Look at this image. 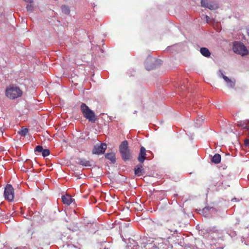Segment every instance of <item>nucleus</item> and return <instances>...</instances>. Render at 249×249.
<instances>
[{"label": "nucleus", "instance_id": "f257e3e1", "mask_svg": "<svg viewBox=\"0 0 249 249\" xmlns=\"http://www.w3.org/2000/svg\"><path fill=\"white\" fill-rule=\"evenodd\" d=\"M22 95V90L16 85H10L5 90V95L10 99H15L20 97Z\"/></svg>", "mask_w": 249, "mask_h": 249}, {"label": "nucleus", "instance_id": "f03ea898", "mask_svg": "<svg viewBox=\"0 0 249 249\" xmlns=\"http://www.w3.org/2000/svg\"><path fill=\"white\" fill-rule=\"evenodd\" d=\"M81 111L83 116L89 122L95 123L97 118L95 113L90 109L89 107L85 103H82L80 106Z\"/></svg>", "mask_w": 249, "mask_h": 249}, {"label": "nucleus", "instance_id": "7ed1b4c3", "mask_svg": "<svg viewBox=\"0 0 249 249\" xmlns=\"http://www.w3.org/2000/svg\"><path fill=\"white\" fill-rule=\"evenodd\" d=\"M233 51L237 54L245 56L248 54V50L245 45L240 41H234L233 43Z\"/></svg>", "mask_w": 249, "mask_h": 249}, {"label": "nucleus", "instance_id": "20e7f679", "mask_svg": "<svg viewBox=\"0 0 249 249\" xmlns=\"http://www.w3.org/2000/svg\"><path fill=\"white\" fill-rule=\"evenodd\" d=\"M119 151L123 160L126 161L130 158V150L128 147V142L126 141L122 142L119 146Z\"/></svg>", "mask_w": 249, "mask_h": 249}, {"label": "nucleus", "instance_id": "39448f33", "mask_svg": "<svg viewBox=\"0 0 249 249\" xmlns=\"http://www.w3.org/2000/svg\"><path fill=\"white\" fill-rule=\"evenodd\" d=\"M4 196L6 200L13 201L14 198V189L11 184H7L4 188Z\"/></svg>", "mask_w": 249, "mask_h": 249}, {"label": "nucleus", "instance_id": "423d86ee", "mask_svg": "<svg viewBox=\"0 0 249 249\" xmlns=\"http://www.w3.org/2000/svg\"><path fill=\"white\" fill-rule=\"evenodd\" d=\"M107 148V145L105 143L96 144L92 150L93 154L100 155L104 154Z\"/></svg>", "mask_w": 249, "mask_h": 249}, {"label": "nucleus", "instance_id": "0eeeda50", "mask_svg": "<svg viewBox=\"0 0 249 249\" xmlns=\"http://www.w3.org/2000/svg\"><path fill=\"white\" fill-rule=\"evenodd\" d=\"M148 153L152 155V153L150 151H146L145 148L144 147L142 146L141 147L140 153L138 157V160L141 163H142L145 160H149V159L150 158V157L149 156L146 157V155H148Z\"/></svg>", "mask_w": 249, "mask_h": 249}, {"label": "nucleus", "instance_id": "6e6552de", "mask_svg": "<svg viewBox=\"0 0 249 249\" xmlns=\"http://www.w3.org/2000/svg\"><path fill=\"white\" fill-rule=\"evenodd\" d=\"M201 5L210 10H215L218 7L216 3L213 1H209L208 0H201Z\"/></svg>", "mask_w": 249, "mask_h": 249}, {"label": "nucleus", "instance_id": "1a4fd4ad", "mask_svg": "<svg viewBox=\"0 0 249 249\" xmlns=\"http://www.w3.org/2000/svg\"><path fill=\"white\" fill-rule=\"evenodd\" d=\"M166 232H169L172 235H173L175 233H178V231L176 229V226L175 224L172 222H169L167 223L166 226Z\"/></svg>", "mask_w": 249, "mask_h": 249}, {"label": "nucleus", "instance_id": "9d476101", "mask_svg": "<svg viewBox=\"0 0 249 249\" xmlns=\"http://www.w3.org/2000/svg\"><path fill=\"white\" fill-rule=\"evenodd\" d=\"M199 233L200 235H202L205 237H209L210 235L213 233V230L209 228H203L201 229L199 231Z\"/></svg>", "mask_w": 249, "mask_h": 249}, {"label": "nucleus", "instance_id": "9b49d317", "mask_svg": "<svg viewBox=\"0 0 249 249\" xmlns=\"http://www.w3.org/2000/svg\"><path fill=\"white\" fill-rule=\"evenodd\" d=\"M62 199L63 203L68 205H70L74 200L71 196L68 194L63 196Z\"/></svg>", "mask_w": 249, "mask_h": 249}, {"label": "nucleus", "instance_id": "f8f14e48", "mask_svg": "<svg viewBox=\"0 0 249 249\" xmlns=\"http://www.w3.org/2000/svg\"><path fill=\"white\" fill-rule=\"evenodd\" d=\"M144 173V169L142 164L137 165L134 168V174L137 176H141Z\"/></svg>", "mask_w": 249, "mask_h": 249}, {"label": "nucleus", "instance_id": "ddd939ff", "mask_svg": "<svg viewBox=\"0 0 249 249\" xmlns=\"http://www.w3.org/2000/svg\"><path fill=\"white\" fill-rule=\"evenodd\" d=\"M221 75L224 80L226 82L227 86L230 88H233L235 86V80H232L229 79L227 76H225L223 73L221 72Z\"/></svg>", "mask_w": 249, "mask_h": 249}, {"label": "nucleus", "instance_id": "4468645a", "mask_svg": "<svg viewBox=\"0 0 249 249\" xmlns=\"http://www.w3.org/2000/svg\"><path fill=\"white\" fill-rule=\"evenodd\" d=\"M77 162L80 165L85 167H91L92 165L90 161L82 158L77 159Z\"/></svg>", "mask_w": 249, "mask_h": 249}, {"label": "nucleus", "instance_id": "2eb2a0df", "mask_svg": "<svg viewBox=\"0 0 249 249\" xmlns=\"http://www.w3.org/2000/svg\"><path fill=\"white\" fill-rule=\"evenodd\" d=\"M200 52L202 55L206 57H210L211 54L209 49L205 47L201 48Z\"/></svg>", "mask_w": 249, "mask_h": 249}, {"label": "nucleus", "instance_id": "dca6fc26", "mask_svg": "<svg viewBox=\"0 0 249 249\" xmlns=\"http://www.w3.org/2000/svg\"><path fill=\"white\" fill-rule=\"evenodd\" d=\"M105 157L110 160L112 163H114L116 162L115 154L114 153H107L105 155Z\"/></svg>", "mask_w": 249, "mask_h": 249}, {"label": "nucleus", "instance_id": "f3484780", "mask_svg": "<svg viewBox=\"0 0 249 249\" xmlns=\"http://www.w3.org/2000/svg\"><path fill=\"white\" fill-rule=\"evenodd\" d=\"M212 162L218 164L221 161V156L219 154H215L212 158Z\"/></svg>", "mask_w": 249, "mask_h": 249}, {"label": "nucleus", "instance_id": "a211bd4d", "mask_svg": "<svg viewBox=\"0 0 249 249\" xmlns=\"http://www.w3.org/2000/svg\"><path fill=\"white\" fill-rule=\"evenodd\" d=\"M61 10L63 13L69 15L70 13V9L69 6L63 5L61 6Z\"/></svg>", "mask_w": 249, "mask_h": 249}, {"label": "nucleus", "instance_id": "6ab92c4d", "mask_svg": "<svg viewBox=\"0 0 249 249\" xmlns=\"http://www.w3.org/2000/svg\"><path fill=\"white\" fill-rule=\"evenodd\" d=\"M204 121V118L202 116L196 119V127H199L201 125Z\"/></svg>", "mask_w": 249, "mask_h": 249}, {"label": "nucleus", "instance_id": "aec40b11", "mask_svg": "<svg viewBox=\"0 0 249 249\" xmlns=\"http://www.w3.org/2000/svg\"><path fill=\"white\" fill-rule=\"evenodd\" d=\"M28 133V129L27 128H22L18 132V133L22 136H25Z\"/></svg>", "mask_w": 249, "mask_h": 249}, {"label": "nucleus", "instance_id": "412c9836", "mask_svg": "<svg viewBox=\"0 0 249 249\" xmlns=\"http://www.w3.org/2000/svg\"><path fill=\"white\" fill-rule=\"evenodd\" d=\"M26 9L28 12H32L34 10V6L32 4V3H29V4H28L26 6Z\"/></svg>", "mask_w": 249, "mask_h": 249}, {"label": "nucleus", "instance_id": "4be33fe9", "mask_svg": "<svg viewBox=\"0 0 249 249\" xmlns=\"http://www.w3.org/2000/svg\"><path fill=\"white\" fill-rule=\"evenodd\" d=\"M50 154V150L48 149H43L42 152V155L43 157H46L49 156Z\"/></svg>", "mask_w": 249, "mask_h": 249}, {"label": "nucleus", "instance_id": "5701e85b", "mask_svg": "<svg viewBox=\"0 0 249 249\" xmlns=\"http://www.w3.org/2000/svg\"><path fill=\"white\" fill-rule=\"evenodd\" d=\"M43 149H44L43 148L42 146L37 145L36 146V147L35 149V152L42 153Z\"/></svg>", "mask_w": 249, "mask_h": 249}, {"label": "nucleus", "instance_id": "b1692460", "mask_svg": "<svg viewBox=\"0 0 249 249\" xmlns=\"http://www.w3.org/2000/svg\"><path fill=\"white\" fill-rule=\"evenodd\" d=\"M196 246L197 247V246H200V249H204L203 248V243L201 240H196L195 242Z\"/></svg>", "mask_w": 249, "mask_h": 249}, {"label": "nucleus", "instance_id": "393cba45", "mask_svg": "<svg viewBox=\"0 0 249 249\" xmlns=\"http://www.w3.org/2000/svg\"><path fill=\"white\" fill-rule=\"evenodd\" d=\"M145 67L146 70H147L148 71H150L151 70H152V69H154L155 66L154 65H153L152 66L148 67L147 66V63H145Z\"/></svg>", "mask_w": 249, "mask_h": 249}, {"label": "nucleus", "instance_id": "a878e982", "mask_svg": "<svg viewBox=\"0 0 249 249\" xmlns=\"http://www.w3.org/2000/svg\"><path fill=\"white\" fill-rule=\"evenodd\" d=\"M205 18L207 23H211V19L208 16L206 15L205 17Z\"/></svg>", "mask_w": 249, "mask_h": 249}, {"label": "nucleus", "instance_id": "bb28decb", "mask_svg": "<svg viewBox=\"0 0 249 249\" xmlns=\"http://www.w3.org/2000/svg\"><path fill=\"white\" fill-rule=\"evenodd\" d=\"M244 144H245V146L249 148V139L245 140Z\"/></svg>", "mask_w": 249, "mask_h": 249}, {"label": "nucleus", "instance_id": "cd10ccee", "mask_svg": "<svg viewBox=\"0 0 249 249\" xmlns=\"http://www.w3.org/2000/svg\"><path fill=\"white\" fill-rule=\"evenodd\" d=\"M147 156H149V157H150V158H149V159H152V158L153 157V154H152V155H151V154H149V153H148V155H146V157H147Z\"/></svg>", "mask_w": 249, "mask_h": 249}, {"label": "nucleus", "instance_id": "c85d7f7f", "mask_svg": "<svg viewBox=\"0 0 249 249\" xmlns=\"http://www.w3.org/2000/svg\"><path fill=\"white\" fill-rule=\"evenodd\" d=\"M247 32H248V35H249V29H248V30Z\"/></svg>", "mask_w": 249, "mask_h": 249}, {"label": "nucleus", "instance_id": "c756f323", "mask_svg": "<svg viewBox=\"0 0 249 249\" xmlns=\"http://www.w3.org/2000/svg\"><path fill=\"white\" fill-rule=\"evenodd\" d=\"M180 89H183V88L182 87V86L180 87Z\"/></svg>", "mask_w": 249, "mask_h": 249}, {"label": "nucleus", "instance_id": "7c9ffc66", "mask_svg": "<svg viewBox=\"0 0 249 249\" xmlns=\"http://www.w3.org/2000/svg\"><path fill=\"white\" fill-rule=\"evenodd\" d=\"M29 214H30V215H32V214H33V213H29Z\"/></svg>", "mask_w": 249, "mask_h": 249}, {"label": "nucleus", "instance_id": "2f4dec72", "mask_svg": "<svg viewBox=\"0 0 249 249\" xmlns=\"http://www.w3.org/2000/svg\"><path fill=\"white\" fill-rule=\"evenodd\" d=\"M29 214H30V215H32V214H33V213H29Z\"/></svg>", "mask_w": 249, "mask_h": 249}, {"label": "nucleus", "instance_id": "473e14b6", "mask_svg": "<svg viewBox=\"0 0 249 249\" xmlns=\"http://www.w3.org/2000/svg\"><path fill=\"white\" fill-rule=\"evenodd\" d=\"M29 214H30V215H32V214H33V213H29Z\"/></svg>", "mask_w": 249, "mask_h": 249}, {"label": "nucleus", "instance_id": "72a5a7b5", "mask_svg": "<svg viewBox=\"0 0 249 249\" xmlns=\"http://www.w3.org/2000/svg\"><path fill=\"white\" fill-rule=\"evenodd\" d=\"M104 249H109L107 248H105Z\"/></svg>", "mask_w": 249, "mask_h": 249}]
</instances>
